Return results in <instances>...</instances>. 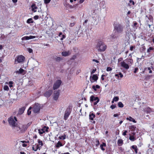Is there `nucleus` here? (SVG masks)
<instances>
[{
  "instance_id": "nucleus-1",
  "label": "nucleus",
  "mask_w": 154,
  "mask_h": 154,
  "mask_svg": "<svg viewBox=\"0 0 154 154\" xmlns=\"http://www.w3.org/2000/svg\"><path fill=\"white\" fill-rule=\"evenodd\" d=\"M96 48L98 51L103 52L106 49L107 46L102 41L100 40L97 43Z\"/></svg>"
},
{
  "instance_id": "nucleus-2",
  "label": "nucleus",
  "mask_w": 154,
  "mask_h": 154,
  "mask_svg": "<svg viewBox=\"0 0 154 154\" xmlns=\"http://www.w3.org/2000/svg\"><path fill=\"white\" fill-rule=\"evenodd\" d=\"M27 129V126L23 124H20L19 125L16 126L15 128V131L19 133L24 132Z\"/></svg>"
},
{
  "instance_id": "nucleus-3",
  "label": "nucleus",
  "mask_w": 154,
  "mask_h": 154,
  "mask_svg": "<svg viewBox=\"0 0 154 154\" xmlns=\"http://www.w3.org/2000/svg\"><path fill=\"white\" fill-rule=\"evenodd\" d=\"M114 30L118 33H122L123 31L125 26L123 25L117 23L113 25Z\"/></svg>"
},
{
  "instance_id": "nucleus-4",
  "label": "nucleus",
  "mask_w": 154,
  "mask_h": 154,
  "mask_svg": "<svg viewBox=\"0 0 154 154\" xmlns=\"http://www.w3.org/2000/svg\"><path fill=\"white\" fill-rule=\"evenodd\" d=\"M8 121L10 125L12 127H16V125H17L16 122L17 121V119L16 117L11 116L8 119Z\"/></svg>"
},
{
  "instance_id": "nucleus-5",
  "label": "nucleus",
  "mask_w": 154,
  "mask_h": 154,
  "mask_svg": "<svg viewBox=\"0 0 154 154\" xmlns=\"http://www.w3.org/2000/svg\"><path fill=\"white\" fill-rule=\"evenodd\" d=\"M25 60V57L21 55H19L15 58L14 63L17 64L23 62Z\"/></svg>"
},
{
  "instance_id": "nucleus-6",
  "label": "nucleus",
  "mask_w": 154,
  "mask_h": 154,
  "mask_svg": "<svg viewBox=\"0 0 154 154\" xmlns=\"http://www.w3.org/2000/svg\"><path fill=\"white\" fill-rule=\"evenodd\" d=\"M71 111L72 109L70 107H68L67 108L65 112L64 116V119L65 120H67L71 113Z\"/></svg>"
},
{
  "instance_id": "nucleus-7",
  "label": "nucleus",
  "mask_w": 154,
  "mask_h": 154,
  "mask_svg": "<svg viewBox=\"0 0 154 154\" xmlns=\"http://www.w3.org/2000/svg\"><path fill=\"white\" fill-rule=\"evenodd\" d=\"M40 106L38 103H35L32 107V111L35 113H38L40 109Z\"/></svg>"
},
{
  "instance_id": "nucleus-8",
  "label": "nucleus",
  "mask_w": 154,
  "mask_h": 154,
  "mask_svg": "<svg viewBox=\"0 0 154 154\" xmlns=\"http://www.w3.org/2000/svg\"><path fill=\"white\" fill-rule=\"evenodd\" d=\"M100 99L99 98L97 97H95L93 95H92L90 97V101L91 102H94V105H97Z\"/></svg>"
},
{
  "instance_id": "nucleus-9",
  "label": "nucleus",
  "mask_w": 154,
  "mask_h": 154,
  "mask_svg": "<svg viewBox=\"0 0 154 154\" xmlns=\"http://www.w3.org/2000/svg\"><path fill=\"white\" fill-rule=\"evenodd\" d=\"M62 83V81L60 80H58L56 81L54 83L53 89L54 90L57 89L60 86Z\"/></svg>"
},
{
  "instance_id": "nucleus-10",
  "label": "nucleus",
  "mask_w": 154,
  "mask_h": 154,
  "mask_svg": "<svg viewBox=\"0 0 154 154\" xmlns=\"http://www.w3.org/2000/svg\"><path fill=\"white\" fill-rule=\"evenodd\" d=\"M49 128L48 127L44 126L42 129L38 130V133L40 135H42L45 133V132H48V129Z\"/></svg>"
},
{
  "instance_id": "nucleus-11",
  "label": "nucleus",
  "mask_w": 154,
  "mask_h": 154,
  "mask_svg": "<svg viewBox=\"0 0 154 154\" xmlns=\"http://www.w3.org/2000/svg\"><path fill=\"white\" fill-rule=\"evenodd\" d=\"M60 90L56 91L54 92V99L57 100L58 99L60 95Z\"/></svg>"
},
{
  "instance_id": "nucleus-12",
  "label": "nucleus",
  "mask_w": 154,
  "mask_h": 154,
  "mask_svg": "<svg viewBox=\"0 0 154 154\" xmlns=\"http://www.w3.org/2000/svg\"><path fill=\"white\" fill-rule=\"evenodd\" d=\"M52 93L53 91L52 90H48L44 93V95L47 97H49L51 96Z\"/></svg>"
},
{
  "instance_id": "nucleus-13",
  "label": "nucleus",
  "mask_w": 154,
  "mask_h": 154,
  "mask_svg": "<svg viewBox=\"0 0 154 154\" xmlns=\"http://www.w3.org/2000/svg\"><path fill=\"white\" fill-rule=\"evenodd\" d=\"M121 66L126 69H128L129 68V66L128 64L126 63L124 61H122L120 63Z\"/></svg>"
},
{
  "instance_id": "nucleus-14",
  "label": "nucleus",
  "mask_w": 154,
  "mask_h": 154,
  "mask_svg": "<svg viewBox=\"0 0 154 154\" xmlns=\"http://www.w3.org/2000/svg\"><path fill=\"white\" fill-rule=\"evenodd\" d=\"M26 109V107L23 106L19 109L18 112V114L21 115L24 112Z\"/></svg>"
},
{
  "instance_id": "nucleus-15",
  "label": "nucleus",
  "mask_w": 154,
  "mask_h": 154,
  "mask_svg": "<svg viewBox=\"0 0 154 154\" xmlns=\"http://www.w3.org/2000/svg\"><path fill=\"white\" fill-rule=\"evenodd\" d=\"M125 61L127 62V64H128L129 66H131L133 63V60L131 58H127L125 60Z\"/></svg>"
},
{
  "instance_id": "nucleus-16",
  "label": "nucleus",
  "mask_w": 154,
  "mask_h": 154,
  "mask_svg": "<svg viewBox=\"0 0 154 154\" xmlns=\"http://www.w3.org/2000/svg\"><path fill=\"white\" fill-rule=\"evenodd\" d=\"M98 79V77L97 76V75H96L94 74L93 75L92 78H91L90 77V80L91 82H93V81H92V80H94L95 81H96Z\"/></svg>"
},
{
  "instance_id": "nucleus-17",
  "label": "nucleus",
  "mask_w": 154,
  "mask_h": 154,
  "mask_svg": "<svg viewBox=\"0 0 154 154\" xmlns=\"http://www.w3.org/2000/svg\"><path fill=\"white\" fill-rule=\"evenodd\" d=\"M71 53L69 51H63L62 52V55L63 56L66 57L69 55Z\"/></svg>"
},
{
  "instance_id": "nucleus-18",
  "label": "nucleus",
  "mask_w": 154,
  "mask_h": 154,
  "mask_svg": "<svg viewBox=\"0 0 154 154\" xmlns=\"http://www.w3.org/2000/svg\"><path fill=\"white\" fill-rule=\"evenodd\" d=\"M95 117V115L93 113H90L89 115V119L91 120H93Z\"/></svg>"
},
{
  "instance_id": "nucleus-19",
  "label": "nucleus",
  "mask_w": 154,
  "mask_h": 154,
  "mask_svg": "<svg viewBox=\"0 0 154 154\" xmlns=\"http://www.w3.org/2000/svg\"><path fill=\"white\" fill-rule=\"evenodd\" d=\"M131 148L134 150V152L136 154H137V153L138 149L137 146L135 145H132L131 146Z\"/></svg>"
},
{
  "instance_id": "nucleus-20",
  "label": "nucleus",
  "mask_w": 154,
  "mask_h": 154,
  "mask_svg": "<svg viewBox=\"0 0 154 154\" xmlns=\"http://www.w3.org/2000/svg\"><path fill=\"white\" fill-rule=\"evenodd\" d=\"M123 143V141L122 139H119L117 141L118 145L119 146H121L122 145Z\"/></svg>"
},
{
  "instance_id": "nucleus-21",
  "label": "nucleus",
  "mask_w": 154,
  "mask_h": 154,
  "mask_svg": "<svg viewBox=\"0 0 154 154\" xmlns=\"http://www.w3.org/2000/svg\"><path fill=\"white\" fill-rule=\"evenodd\" d=\"M31 7L32 8V11L34 12H36V11L35 10V9H37V7L36 6L35 4H33L31 6Z\"/></svg>"
},
{
  "instance_id": "nucleus-22",
  "label": "nucleus",
  "mask_w": 154,
  "mask_h": 154,
  "mask_svg": "<svg viewBox=\"0 0 154 154\" xmlns=\"http://www.w3.org/2000/svg\"><path fill=\"white\" fill-rule=\"evenodd\" d=\"M58 36L60 37H61L60 38L61 40H63L66 37L65 35H62V33L61 32L59 33Z\"/></svg>"
},
{
  "instance_id": "nucleus-23",
  "label": "nucleus",
  "mask_w": 154,
  "mask_h": 154,
  "mask_svg": "<svg viewBox=\"0 0 154 154\" xmlns=\"http://www.w3.org/2000/svg\"><path fill=\"white\" fill-rule=\"evenodd\" d=\"M106 144L105 143L103 142L102 144L100 145V148L101 149L104 151L105 150V149L103 147H106Z\"/></svg>"
},
{
  "instance_id": "nucleus-24",
  "label": "nucleus",
  "mask_w": 154,
  "mask_h": 154,
  "mask_svg": "<svg viewBox=\"0 0 154 154\" xmlns=\"http://www.w3.org/2000/svg\"><path fill=\"white\" fill-rule=\"evenodd\" d=\"M136 127L134 125H132L129 127V129L131 131H133L135 130Z\"/></svg>"
},
{
  "instance_id": "nucleus-25",
  "label": "nucleus",
  "mask_w": 154,
  "mask_h": 154,
  "mask_svg": "<svg viewBox=\"0 0 154 154\" xmlns=\"http://www.w3.org/2000/svg\"><path fill=\"white\" fill-rule=\"evenodd\" d=\"M126 119L127 120H129L130 121L134 123L136 122V121L131 116H129L128 118H126Z\"/></svg>"
},
{
  "instance_id": "nucleus-26",
  "label": "nucleus",
  "mask_w": 154,
  "mask_h": 154,
  "mask_svg": "<svg viewBox=\"0 0 154 154\" xmlns=\"http://www.w3.org/2000/svg\"><path fill=\"white\" fill-rule=\"evenodd\" d=\"M24 72V70L23 69L20 68L19 69V70L16 71V73L23 74V72Z\"/></svg>"
},
{
  "instance_id": "nucleus-27",
  "label": "nucleus",
  "mask_w": 154,
  "mask_h": 154,
  "mask_svg": "<svg viewBox=\"0 0 154 154\" xmlns=\"http://www.w3.org/2000/svg\"><path fill=\"white\" fill-rule=\"evenodd\" d=\"M118 37L117 35H115L114 34H112L110 35V39L111 40H112L113 39H115L117 38Z\"/></svg>"
},
{
  "instance_id": "nucleus-28",
  "label": "nucleus",
  "mask_w": 154,
  "mask_h": 154,
  "mask_svg": "<svg viewBox=\"0 0 154 154\" xmlns=\"http://www.w3.org/2000/svg\"><path fill=\"white\" fill-rule=\"evenodd\" d=\"M33 22L34 21L32 18H30L28 19L26 21V23L28 24L33 23Z\"/></svg>"
},
{
  "instance_id": "nucleus-29",
  "label": "nucleus",
  "mask_w": 154,
  "mask_h": 154,
  "mask_svg": "<svg viewBox=\"0 0 154 154\" xmlns=\"http://www.w3.org/2000/svg\"><path fill=\"white\" fill-rule=\"evenodd\" d=\"M92 88L95 91H96L97 88H100V87L99 85H96V86L93 85L92 87Z\"/></svg>"
},
{
  "instance_id": "nucleus-30",
  "label": "nucleus",
  "mask_w": 154,
  "mask_h": 154,
  "mask_svg": "<svg viewBox=\"0 0 154 154\" xmlns=\"http://www.w3.org/2000/svg\"><path fill=\"white\" fill-rule=\"evenodd\" d=\"M129 139L130 140H131L132 141H134L136 139L134 136L131 135L130 136Z\"/></svg>"
},
{
  "instance_id": "nucleus-31",
  "label": "nucleus",
  "mask_w": 154,
  "mask_h": 154,
  "mask_svg": "<svg viewBox=\"0 0 154 154\" xmlns=\"http://www.w3.org/2000/svg\"><path fill=\"white\" fill-rule=\"evenodd\" d=\"M118 106L120 108H122L124 107V105L121 102H119L118 103Z\"/></svg>"
},
{
  "instance_id": "nucleus-32",
  "label": "nucleus",
  "mask_w": 154,
  "mask_h": 154,
  "mask_svg": "<svg viewBox=\"0 0 154 154\" xmlns=\"http://www.w3.org/2000/svg\"><path fill=\"white\" fill-rule=\"evenodd\" d=\"M63 145L62 143L60 141H58L56 145V147L59 148L60 146H62Z\"/></svg>"
},
{
  "instance_id": "nucleus-33",
  "label": "nucleus",
  "mask_w": 154,
  "mask_h": 154,
  "mask_svg": "<svg viewBox=\"0 0 154 154\" xmlns=\"http://www.w3.org/2000/svg\"><path fill=\"white\" fill-rule=\"evenodd\" d=\"M154 48L153 47H149V48L147 49V52L148 53H149L151 52V51L153 50Z\"/></svg>"
},
{
  "instance_id": "nucleus-34",
  "label": "nucleus",
  "mask_w": 154,
  "mask_h": 154,
  "mask_svg": "<svg viewBox=\"0 0 154 154\" xmlns=\"http://www.w3.org/2000/svg\"><path fill=\"white\" fill-rule=\"evenodd\" d=\"M66 135L65 134H64L63 135L59 137V138L60 139L64 140L66 138Z\"/></svg>"
},
{
  "instance_id": "nucleus-35",
  "label": "nucleus",
  "mask_w": 154,
  "mask_h": 154,
  "mask_svg": "<svg viewBox=\"0 0 154 154\" xmlns=\"http://www.w3.org/2000/svg\"><path fill=\"white\" fill-rule=\"evenodd\" d=\"M32 107L30 106L29 108L27 110V113L28 115H30L31 114V111H30V110L32 109Z\"/></svg>"
},
{
  "instance_id": "nucleus-36",
  "label": "nucleus",
  "mask_w": 154,
  "mask_h": 154,
  "mask_svg": "<svg viewBox=\"0 0 154 154\" xmlns=\"http://www.w3.org/2000/svg\"><path fill=\"white\" fill-rule=\"evenodd\" d=\"M21 39L22 40H29V36H25L23 37Z\"/></svg>"
},
{
  "instance_id": "nucleus-37",
  "label": "nucleus",
  "mask_w": 154,
  "mask_h": 154,
  "mask_svg": "<svg viewBox=\"0 0 154 154\" xmlns=\"http://www.w3.org/2000/svg\"><path fill=\"white\" fill-rule=\"evenodd\" d=\"M95 143V145L97 147L100 145V142L99 140L97 139H96V140Z\"/></svg>"
},
{
  "instance_id": "nucleus-38",
  "label": "nucleus",
  "mask_w": 154,
  "mask_h": 154,
  "mask_svg": "<svg viewBox=\"0 0 154 154\" xmlns=\"http://www.w3.org/2000/svg\"><path fill=\"white\" fill-rule=\"evenodd\" d=\"M38 142L39 145H41V146H43V144L42 143V142L40 139H38Z\"/></svg>"
},
{
  "instance_id": "nucleus-39",
  "label": "nucleus",
  "mask_w": 154,
  "mask_h": 154,
  "mask_svg": "<svg viewBox=\"0 0 154 154\" xmlns=\"http://www.w3.org/2000/svg\"><path fill=\"white\" fill-rule=\"evenodd\" d=\"M3 89L4 90L8 91L9 89L7 85H5L4 86Z\"/></svg>"
},
{
  "instance_id": "nucleus-40",
  "label": "nucleus",
  "mask_w": 154,
  "mask_h": 154,
  "mask_svg": "<svg viewBox=\"0 0 154 154\" xmlns=\"http://www.w3.org/2000/svg\"><path fill=\"white\" fill-rule=\"evenodd\" d=\"M56 60L57 61H59L62 60V58L59 57H57L56 58Z\"/></svg>"
},
{
  "instance_id": "nucleus-41",
  "label": "nucleus",
  "mask_w": 154,
  "mask_h": 154,
  "mask_svg": "<svg viewBox=\"0 0 154 154\" xmlns=\"http://www.w3.org/2000/svg\"><path fill=\"white\" fill-rule=\"evenodd\" d=\"M146 111H147L148 113H150L152 111V109L150 107H148L146 109Z\"/></svg>"
},
{
  "instance_id": "nucleus-42",
  "label": "nucleus",
  "mask_w": 154,
  "mask_h": 154,
  "mask_svg": "<svg viewBox=\"0 0 154 154\" xmlns=\"http://www.w3.org/2000/svg\"><path fill=\"white\" fill-rule=\"evenodd\" d=\"M9 86L10 88L13 87V82L12 81H10L9 82Z\"/></svg>"
},
{
  "instance_id": "nucleus-43",
  "label": "nucleus",
  "mask_w": 154,
  "mask_h": 154,
  "mask_svg": "<svg viewBox=\"0 0 154 154\" xmlns=\"http://www.w3.org/2000/svg\"><path fill=\"white\" fill-rule=\"evenodd\" d=\"M119 98L118 97H115L113 98V100H114V101H115V102H116L119 100Z\"/></svg>"
},
{
  "instance_id": "nucleus-44",
  "label": "nucleus",
  "mask_w": 154,
  "mask_h": 154,
  "mask_svg": "<svg viewBox=\"0 0 154 154\" xmlns=\"http://www.w3.org/2000/svg\"><path fill=\"white\" fill-rule=\"evenodd\" d=\"M116 105H112L110 106V108H111L112 109H113L116 108Z\"/></svg>"
},
{
  "instance_id": "nucleus-45",
  "label": "nucleus",
  "mask_w": 154,
  "mask_h": 154,
  "mask_svg": "<svg viewBox=\"0 0 154 154\" xmlns=\"http://www.w3.org/2000/svg\"><path fill=\"white\" fill-rule=\"evenodd\" d=\"M51 1V0H44V3L45 4H47L49 3Z\"/></svg>"
},
{
  "instance_id": "nucleus-46",
  "label": "nucleus",
  "mask_w": 154,
  "mask_h": 154,
  "mask_svg": "<svg viewBox=\"0 0 154 154\" xmlns=\"http://www.w3.org/2000/svg\"><path fill=\"white\" fill-rule=\"evenodd\" d=\"M112 70V69L109 67H107L106 68V71H111Z\"/></svg>"
},
{
  "instance_id": "nucleus-47",
  "label": "nucleus",
  "mask_w": 154,
  "mask_h": 154,
  "mask_svg": "<svg viewBox=\"0 0 154 154\" xmlns=\"http://www.w3.org/2000/svg\"><path fill=\"white\" fill-rule=\"evenodd\" d=\"M27 50L29 53H31L33 52L31 48H28Z\"/></svg>"
},
{
  "instance_id": "nucleus-48",
  "label": "nucleus",
  "mask_w": 154,
  "mask_h": 154,
  "mask_svg": "<svg viewBox=\"0 0 154 154\" xmlns=\"http://www.w3.org/2000/svg\"><path fill=\"white\" fill-rule=\"evenodd\" d=\"M33 18L35 20H37L39 18V16L38 15H35L34 17Z\"/></svg>"
},
{
  "instance_id": "nucleus-49",
  "label": "nucleus",
  "mask_w": 154,
  "mask_h": 154,
  "mask_svg": "<svg viewBox=\"0 0 154 154\" xmlns=\"http://www.w3.org/2000/svg\"><path fill=\"white\" fill-rule=\"evenodd\" d=\"M138 68L137 67L135 68L134 69V73H136L138 71Z\"/></svg>"
},
{
  "instance_id": "nucleus-50",
  "label": "nucleus",
  "mask_w": 154,
  "mask_h": 154,
  "mask_svg": "<svg viewBox=\"0 0 154 154\" xmlns=\"http://www.w3.org/2000/svg\"><path fill=\"white\" fill-rule=\"evenodd\" d=\"M29 39L34 38H35V36L30 35L29 36Z\"/></svg>"
},
{
  "instance_id": "nucleus-51",
  "label": "nucleus",
  "mask_w": 154,
  "mask_h": 154,
  "mask_svg": "<svg viewBox=\"0 0 154 154\" xmlns=\"http://www.w3.org/2000/svg\"><path fill=\"white\" fill-rule=\"evenodd\" d=\"M141 48H142V50L143 51H144L146 49L145 46L144 45L142 46L141 47Z\"/></svg>"
},
{
  "instance_id": "nucleus-52",
  "label": "nucleus",
  "mask_w": 154,
  "mask_h": 154,
  "mask_svg": "<svg viewBox=\"0 0 154 154\" xmlns=\"http://www.w3.org/2000/svg\"><path fill=\"white\" fill-rule=\"evenodd\" d=\"M127 133V131L125 130L123 133L122 135L124 136H125L126 135Z\"/></svg>"
},
{
  "instance_id": "nucleus-53",
  "label": "nucleus",
  "mask_w": 154,
  "mask_h": 154,
  "mask_svg": "<svg viewBox=\"0 0 154 154\" xmlns=\"http://www.w3.org/2000/svg\"><path fill=\"white\" fill-rule=\"evenodd\" d=\"M147 69L148 70H149V73H152V71L151 69V68L149 67H147Z\"/></svg>"
},
{
  "instance_id": "nucleus-54",
  "label": "nucleus",
  "mask_w": 154,
  "mask_h": 154,
  "mask_svg": "<svg viewBox=\"0 0 154 154\" xmlns=\"http://www.w3.org/2000/svg\"><path fill=\"white\" fill-rule=\"evenodd\" d=\"M38 145H37V146H36V149H34V148L33 147H32V149L34 150L35 151H36L38 149Z\"/></svg>"
},
{
  "instance_id": "nucleus-55",
  "label": "nucleus",
  "mask_w": 154,
  "mask_h": 154,
  "mask_svg": "<svg viewBox=\"0 0 154 154\" xmlns=\"http://www.w3.org/2000/svg\"><path fill=\"white\" fill-rule=\"evenodd\" d=\"M76 56L75 55H74L72 57V58H71L70 59L71 60H74L76 58Z\"/></svg>"
},
{
  "instance_id": "nucleus-56",
  "label": "nucleus",
  "mask_w": 154,
  "mask_h": 154,
  "mask_svg": "<svg viewBox=\"0 0 154 154\" xmlns=\"http://www.w3.org/2000/svg\"><path fill=\"white\" fill-rule=\"evenodd\" d=\"M135 46H131L130 47V50L131 51H132L133 50V49L135 48Z\"/></svg>"
},
{
  "instance_id": "nucleus-57",
  "label": "nucleus",
  "mask_w": 154,
  "mask_h": 154,
  "mask_svg": "<svg viewBox=\"0 0 154 154\" xmlns=\"http://www.w3.org/2000/svg\"><path fill=\"white\" fill-rule=\"evenodd\" d=\"M142 58H139L137 57V62L138 63H139L140 61L141 60Z\"/></svg>"
},
{
  "instance_id": "nucleus-58",
  "label": "nucleus",
  "mask_w": 154,
  "mask_h": 154,
  "mask_svg": "<svg viewBox=\"0 0 154 154\" xmlns=\"http://www.w3.org/2000/svg\"><path fill=\"white\" fill-rule=\"evenodd\" d=\"M137 22H135L134 23V26L136 27V29H137Z\"/></svg>"
},
{
  "instance_id": "nucleus-59",
  "label": "nucleus",
  "mask_w": 154,
  "mask_h": 154,
  "mask_svg": "<svg viewBox=\"0 0 154 154\" xmlns=\"http://www.w3.org/2000/svg\"><path fill=\"white\" fill-rule=\"evenodd\" d=\"M105 75H101V80L103 81L104 80V77L105 76Z\"/></svg>"
},
{
  "instance_id": "nucleus-60",
  "label": "nucleus",
  "mask_w": 154,
  "mask_h": 154,
  "mask_svg": "<svg viewBox=\"0 0 154 154\" xmlns=\"http://www.w3.org/2000/svg\"><path fill=\"white\" fill-rule=\"evenodd\" d=\"M96 69H93V70L91 72V74H92L93 73H94L96 71Z\"/></svg>"
},
{
  "instance_id": "nucleus-61",
  "label": "nucleus",
  "mask_w": 154,
  "mask_h": 154,
  "mask_svg": "<svg viewBox=\"0 0 154 154\" xmlns=\"http://www.w3.org/2000/svg\"><path fill=\"white\" fill-rule=\"evenodd\" d=\"M75 24V23H71L70 24V27H72L74 26Z\"/></svg>"
},
{
  "instance_id": "nucleus-62",
  "label": "nucleus",
  "mask_w": 154,
  "mask_h": 154,
  "mask_svg": "<svg viewBox=\"0 0 154 154\" xmlns=\"http://www.w3.org/2000/svg\"><path fill=\"white\" fill-rule=\"evenodd\" d=\"M129 2L130 3H131L133 5H134L135 4V3H134V1H132V0H130L129 1Z\"/></svg>"
},
{
  "instance_id": "nucleus-63",
  "label": "nucleus",
  "mask_w": 154,
  "mask_h": 154,
  "mask_svg": "<svg viewBox=\"0 0 154 154\" xmlns=\"http://www.w3.org/2000/svg\"><path fill=\"white\" fill-rule=\"evenodd\" d=\"M31 122H30L28 123L27 125H27V128H28V127L30 126V125L31 124Z\"/></svg>"
},
{
  "instance_id": "nucleus-64",
  "label": "nucleus",
  "mask_w": 154,
  "mask_h": 154,
  "mask_svg": "<svg viewBox=\"0 0 154 154\" xmlns=\"http://www.w3.org/2000/svg\"><path fill=\"white\" fill-rule=\"evenodd\" d=\"M119 75H120V76L121 78H122L123 75L122 74V73H121V72H119Z\"/></svg>"
}]
</instances>
